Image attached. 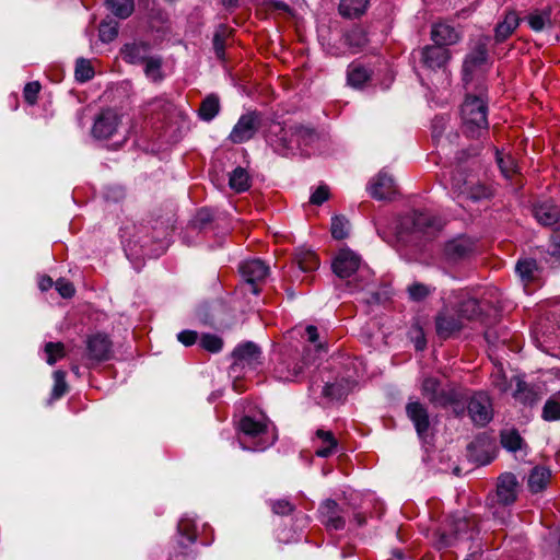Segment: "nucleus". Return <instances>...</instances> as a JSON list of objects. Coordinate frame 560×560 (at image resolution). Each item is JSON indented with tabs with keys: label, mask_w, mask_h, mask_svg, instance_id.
<instances>
[{
	"label": "nucleus",
	"mask_w": 560,
	"mask_h": 560,
	"mask_svg": "<svg viewBox=\"0 0 560 560\" xmlns=\"http://www.w3.org/2000/svg\"><path fill=\"white\" fill-rule=\"evenodd\" d=\"M488 89L480 84L474 92H467L460 105L463 133L472 139L480 138L489 129Z\"/></svg>",
	"instance_id": "nucleus-1"
},
{
	"label": "nucleus",
	"mask_w": 560,
	"mask_h": 560,
	"mask_svg": "<svg viewBox=\"0 0 560 560\" xmlns=\"http://www.w3.org/2000/svg\"><path fill=\"white\" fill-rule=\"evenodd\" d=\"M421 393L434 407L446 408L453 406L454 409L467 400L465 392L455 385L448 384L442 386L436 377H425L421 385Z\"/></svg>",
	"instance_id": "nucleus-2"
},
{
	"label": "nucleus",
	"mask_w": 560,
	"mask_h": 560,
	"mask_svg": "<svg viewBox=\"0 0 560 560\" xmlns=\"http://www.w3.org/2000/svg\"><path fill=\"white\" fill-rule=\"evenodd\" d=\"M267 422L255 420L249 416L241 418L237 424L238 433L243 438H238V443L244 450L262 451L273 443V440L268 441L265 439L267 435Z\"/></svg>",
	"instance_id": "nucleus-3"
},
{
	"label": "nucleus",
	"mask_w": 560,
	"mask_h": 560,
	"mask_svg": "<svg viewBox=\"0 0 560 560\" xmlns=\"http://www.w3.org/2000/svg\"><path fill=\"white\" fill-rule=\"evenodd\" d=\"M307 364L298 349L285 348L278 357L273 369L275 376L284 382L294 381Z\"/></svg>",
	"instance_id": "nucleus-4"
},
{
	"label": "nucleus",
	"mask_w": 560,
	"mask_h": 560,
	"mask_svg": "<svg viewBox=\"0 0 560 560\" xmlns=\"http://www.w3.org/2000/svg\"><path fill=\"white\" fill-rule=\"evenodd\" d=\"M262 126V115L252 110L243 114L229 135V141L241 144L252 140Z\"/></svg>",
	"instance_id": "nucleus-5"
},
{
	"label": "nucleus",
	"mask_w": 560,
	"mask_h": 560,
	"mask_svg": "<svg viewBox=\"0 0 560 560\" xmlns=\"http://www.w3.org/2000/svg\"><path fill=\"white\" fill-rule=\"evenodd\" d=\"M265 138L267 143L273 149V151L280 155L287 156L294 152V138L291 137V126L272 121L266 133Z\"/></svg>",
	"instance_id": "nucleus-6"
},
{
	"label": "nucleus",
	"mask_w": 560,
	"mask_h": 560,
	"mask_svg": "<svg viewBox=\"0 0 560 560\" xmlns=\"http://www.w3.org/2000/svg\"><path fill=\"white\" fill-rule=\"evenodd\" d=\"M121 118L122 116L113 108L101 110L94 118L92 136L98 140L113 138L121 126Z\"/></svg>",
	"instance_id": "nucleus-7"
},
{
	"label": "nucleus",
	"mask_w": 560,
	"mask_h": 560,
	"mask_svg": "<svg viewBox=\"0 0 560 560\" xmlns=\"http://www.w3.org/2000/svg\"><path fill=\"white\" fill-rule=\"evenodd\" d=\"M467 409L472 422L480 427L489 423L493 416L491 399L483 392L475 393L469 398Z\"/></svg>",
	"instance_id": "nucleus-8"
},
{
	"label": "nucleus",
	"mask_w": 560,
	"mask_h": 560,
	"mask_svg": "<svg viewBox=\"0 0 560 560\" xmlns=\"http://www.w3.org/2000/svg\"><path fill=\"white\" fill-rule=\"evenodd\" d=\"M520 492V483L512 472H504L498 477L497 489L493 500L501 506H509L515 503Z\"/></svg>",
	"instance_id": "nucleus-9"
},
{
	"label": "nucleus",
	"mask_w": 560,
	"mask_h": 560,
	"mask_svg": "<svg viewBox=\"0 0 560 560\" xmlns=\"http://www.w3.org/2000/svg\"><path fill=\"white\" fill-rule=\"evenodd\" d=\"M86 357L90 361H107L113 355V342L108 335L96 332L86 338Z\"/></svg>",
	"instance_id": "nucleus-10"
},
{
	"label": "nucleus",
	"mask_w": 560,
	"mask_h": 560,
	"mask_svg": "<svg viewBox=\"0 0 560 560\" xmlns=\"http://www.w3.org/2000/svg\"><path fill=\"white\" fill-rule=\"evenodd\" d=\"M476 252V242L466 235H460L445 243L443 255L446 260L457 262L469 258Z\"/></svg>",
	"instance_id": "nucleus-11"
},
{
	"label": "nucleus",
	"mask_w": 560,
	"mask_h": 560,
	"mask_svg": "<svg viewBox=\"0 0 560 560\" xmlns=\"http://www.w3.org/2000/svg\"><path fill=\"white\" fill-rule=\"evenodd\" d=\"M413 231L425 238L434 237L444 226V221L428 211H413L411 215Z\"/></svg>",
	"instance_id": "nucleus-12"
},
{
	"label": "nucleus",
	"mask_w": 560,
	"mask_h": 560,
	"mask_svg": "<svg viewBox=\"0 0 560 560\" xmlns=\"http://www.w3.org/2000/svg\"><path fill=\"white\" fill-rule=\"evenodd\" d=\"M318 513L322 524L327 529L340 530L345 528V510L335 500L328 499L324 501L318 509Z\"/></svg>",
	"instance_id": "nucleus-13"
},
{
	"label": "nucleus",
	"mask_w": 560,
	"mask_h": 560,
	"mask_svg": "<svg viewBox=\"0 0 560 560\" xmlns=\"http://www.w3.org/2000/svg\"><path fill=\"white\" fill-rule=\"evenodd\" d=\"M406 415L412 422L418 436L420 439H425L431 427L428 407L418 400L409 401L406 405Z\"/></svg>",
	"instance_id": "nucleus-14"
},
{
	"label": "nucleus",
	"mask_w": 560,
	"mask_h": 560,
	"mask_svg": "<svg viewBox=\"0 0 560 560\" xmlns=\"http://www.w3.org/2000/svg\"><path fill=\"white\" fill-rule=\"evenodd\" d=\"M233 358L234 365L236 366L256 369L261 364V351L259 347L252 341L238 345L233 351Z\"/></svg>",
	"instance_id": "nucleus-15"
},
{
	"label": "nucleus",
	"mask_w": 560,
	"mask_h": 560,
	"mask_svg": "<svg viewBox=\"0 0 560 560\" xmlns=\"http://www.w3.org/2000/svg\"><path fill=\"white\" fill-rule=\"evenodd\" d=\"M360 257L350 249H341L332 261V270L339 278H349L360 267Z\"/></svg>",
	"instance_id": "nucleus-16"
},
{
	"label": "nucleus",
	"mask_w": 560,
	"mask_h": 560,
	"mask_svg": "<svg viewBox=\"0 0 560 560\" xmlns=\"http://www.w3.org/2000/svg\"><path fill=\"white\" fill-rule=\"evenodd\" d=\"M450 58L448 49L439 45H428L420 50L421 63L431 70L443 68Z\"/></svg>",
	"instance_id": "nucleus-17"
},
{
	"label": "nucleus",
	"mask_w": 560,
	"mask_h": 560,
	"mask_svg": "<svg viewBox=\"0 0 560 560\" xmlns=\"http://www.w3.org/2000/svg\"><path fill=\"white\" fill-rule=\"evenodd\" d=\"M463 328V323L460 317L454 314H451L450 311L445 307L443 308L435 317V329L436 334L442 339H448L454 334L460 331Z\"/></svg>",
	"instance_id": "nucleus-18"
},
{
	"label": "nucleus",
	"mask_w": 560,
	"mask_h": 560,
	"mask_svg": "<svg viewBox=\"0 0 560 560\" xmlns=\"http://www.w3.org/2000/svg\"><path fill=\"white\" fill-rule=\"evenodd\" d=\"M151 46L147 42L135 40L125 44L120 49V56L124 61L130 65L144 63L150 56Z\"/></svg>",
	"instance_id": "nucleus-19"
},
{
	"label": "nucleus",
	"mask_w": 560,
	"mask_h": 560,
	"mask_svg": "<svg viewBox=\"0 0 560 560\" xmlns=\"http://www.w3.org/2000/svg\"><path fill=\"white\" fill-rule=\"evenodd\" d=\"M369 191L374 199H390L396 192L394 179L381 172L371 180Z\"/></svg>",
	"instance_id": "nucleus-20"
},
{
	"label": "nucleus",
	"mask_w": 560,
	"mask_h": 560,
	"mask_svg": "<svg viewBox=\"0 0 560 560\" xmlns=\"http://www.w3.org/2000/svg\"><path fill=\"white\" fill-rule=\"evenodd\" d=\"M240 271L246 282L255 284L262 281L269 271L268 266L260 259L246 260L240 266Z\"/></svg>",
	"instance_id": "nucleus-21"
},
{
	"label": "nucleus",
	"mask_w": 560,
	"mask_h": 560,
	"mask_svg": "<svg viewBox=\"0 0 560 560\" xmlns=\"http://www.w3.org/2000/svg\"><path fill=\"white\" fill-rule=\"evenodd\" d=\"M520 18L513 10L505 12L504 18L494 27V40L500 44L505 42L518 27Z\"/></svg>",
	"instance_id": "nucleus-22"
},
{
	"label": "nucleus",
	"mask_w": 560,
	"mask_h": 560,
	"mask_svg": "<svg viewBox=\"0 0 560 560\" xmlns=\"http://www.w3.org/2000/svg\"><path fill=\"white\" fill-rule=\"evenodd\" d=\"M459 189L462 195L474 202L490 199L494 194L492 185L481 182H465L464 187Z\"/></svg>",
	"instance_id": "nucleus-23"
},
{
	"label": "nucleus",
	"mask_w": 560,
	"mask_h": 560,
	"mask_svg": "<svg viewBox=\"0 0 560 560\" xmlns=\"http://www.w3.org/2000/svg\"><path fill=\"white\" fill-rule=\"evenodd\" d=\"M314 443H317L315 455L318 457H329L338 446V441L331 431L318 429L315 433Z\"/></svg>",
	"instance_id": "nucleus-24"
},
{
	"label": "nucleus",
	"mask_w": 560,
	"mask_h": 560,
	"mask_svg": "<svg viewBox=\"0 0 560 560\" xmlns=\"http://www.w3.org/2000/svg\"><path fill=\"white\" fill-rule=\"evenodd\" d=\"M431 38L435 45L445 47L458 42V33L448 24L436 23L432 26Z\"/></svg>",
	"instance_id": "nucleus-25"
},
{
	"label": "nucleus",
	"mask_w": 560,
	"mask_h": 560,
	"mask_svg": "<svg viewBox=\"0 0 560 560\" xmlns=\"http://www.w3.org/2000/svg\"><path fill=\"white\" fill-rule=\"evenodd\" d=\"M551 479V471L549 468L544 466L534 467L528 476V489L532 493H538L544 491L549 485Z\"/></svg>",
	"instance_id": "nucleus-26"
},
{
	"label": "nucleus",
	"mask_w": 560,
	"mask_h": 560,
	"mask_svg": "<svg viewBox=\"0 0 560 560\" xmlns=\"http://www.w3.org/2000/svg\"><path fill=\"white\" fill-rule=\"evenodd\" d=\"M372 71L360 62H351L347 69V82L354 89H361L370 81Z\"/></svg>",
	"instance_id": "nucleus-27"
},
{
	"label": "nucleus",
	"mask_w": 560,
	"mask_h": 560,
	"mask_svg": "<svg viewBox=\"0 0 560 560\" xmlns=\"http://www.w3.org/2000/svg\"><path fill=\"white\" fill-rule=\"evenodd\" d=\"M534 215L541 225H552L560 220V209L547 201L534 208Z\"/></svg>",
	"instance_id": "nucleus-28"
},
{
	"label": "nucleus",
	"mask_w": 560,
	"mask_h": 560,
	"mask_svg": "<svg viewBox=\"0 0 560 560\" xmlns=\"http://www.w3.org/2000/svg\"><path fill=\"white\" fill-rule=\"evenodd\" d=\"M486 37L482 42L480 40L472 51L466 57L464 62L465 74L472 71L475 68L483 65L488 58L487 40Z\"/></svg>",
	"instance_id": "nucleus-29"
},
{
	"label": "nucleus",
	"mask_w": 560,
	"mask_h": 560,
	"mask_svg": "<svg viewBox=\"0 0 560 560\" xmlns=\"http://www.w3.org/2000/svg\"><path fill=\"white\" fill-rule=\"evenodd\" d=\"M220 98L217 94L207 95L198 109V116L203 121H211L220 112Z\"/></svg>",
	"instance_id": "nucleus-30"
},
{
	"label": "nucleus",
	"mask_w": 560,
	"mask_h": 560,
	"mask_svg": "<svg viewBox=\"0 0 560 560\" xmlns=\"http://www.w3.org/2000/svg\"><path fill=\"white\" fill-rule=\"evenodd\" d=\"M233 30L225 24H221L213 35V49L218 59L225 60V47L229 38L232 36Z\"/></svg>",
	"instance_id": "nucleus-31"
},
{
	"label": "nucleus",
	"mask_w": 560,
	"mask_h": 560,
	"mask_svg": "<svg viewBox=\"0 0 560 560\" xmlns=\"http://www.w3.org/2000/svg\"><path fill=\"white\" fill-rule=\"evenodd\" d=\"M369 0H341L339 3V13L349 19L360 18L365 13Z\"/></svg>",
	"instance_id": "nucleus-32"
},
{
	"label": "nucleus",
	"mask_w": 560,
	"mask_h": 560,
	"mask_svg": "<svg viewBox=\"0 0 560 560\" xmlns=\"http://www.w3.org/2000/svg\"><path fill=\"white\" fill-rule=\"evenodd\" d=\"M291 137L294 138L295 148L302 145L308 147L317 139V133L310 127L294 124L291 125Z\"/></svg>",
	"instance_id": "nucleus-33"
},
{
	"label": "nucleus",
	"mask_w": 560,
	"mask_h": 560,
	"mask_svg": "<svg viewBox=\"0 0 560 560\" xmlns=\"http://www.w3.org/2000/svg\"><path fill=\"white\" fill-rule=\"evenodd\" d=\"M294 261L304 272L314 271L319 267L317 255L310 249L299 248L294 254Z\"/></svg>",
	"instance_id": "nucleus-34"
},
{
	"label": "nucleus",
	"mask_w": 560,
	"mask_h": 560,
	"mask_svg": "<svg viewBox=\"0 0 560 560\" xmlns=\"http://www.w3.org/2000/svg\"><path fill=\"white\" fill-rule=\"evenodd\" d=\"M173 108V104L164 96L154 97L145 104L147 114L155 116L156 119L165 117Z\"/></svg>",
	"instance_id": "nucleus-35"
},
{
	"label": "nucleus",
	"mask_w": 560,
	"mask_h": 560,
	"mask_svg": "<svg viewBox=\"0 0 560 560\" xmlns=\"http://www.w3.org/2000/svg\"><path fill=\"white\" fill-rule=\"evenodd\" d=\"M345 44L353 49V51H359L368 44V34L364 28L360 26L352 27L348 31L345 36Z\"/></svg>",
	"instance_id": "nucleus-36"
},
{
	"label": "nucleus",
	"mask_w": 560,
	"mask_h": 560,
	"mask_svg": "<svg viewBox=\"0 0 560 560\" xmlns=\"http://www.w3.org/2000/svg\"><path fill=\"white\" fill-rule=\"evenodd\" d=\"M229 185L235 192L246 191L250 187V178L247 171L236 167L230 175Z\"/></svg>",
	"instance_id": "nucleus-37"
},
{
	"label": "nucleus",
	"mask_w": 560,
	"mask_h": 560,
	"mask_svg": "<svg viewBox=\"0 0 560 560\" xmlns=\"http://www.w3.org/2000/svg\"><path fill=\"white\" fill-rule=\"evenodd\" d=\"M177 539L183 540L189 547H192L197 539L196 525L192 520L182 518L177 525Z\"/></svg>",
	"instance_id": "nucleus-38"
},
{
	"label": "nucleus",
	"mask_w": 560,
	"mask_h": 560,
	"mask_svg": "<svg viewBox=\"0 0 560 560\" xmlns=\"http://www.w3.org/2000/svg\"><path fill=\"white\" fill-rule=\"evenodd\" d=\"M144 74L153 83H160L164 79L162 71V58L158 56H151L144 63Z\"/></svg>",
	"instance_id": "nucleus-39"
},
{
	"label": "nucleus",
	"mask_w": 560,
	"mask_h": 560,
	"mask_svg": "<svg viewBox=\"0 0 560 560\" xmlns=\"http://www.w3.org/2000/svg\"><path fill=\"white\" fill-rule=\"evenodd\" d=\"M514 398L523 405L533 406L538 402V394L525 382H517Z\"/></svg>",
	"instance_id": "nucleus-40"
},
{
	"label": "nucleus",
	"mask_w": 560,
	"mask_h": 560,
	"mask_svg": "<svg viewBox=\"0 0 560 560\" xmlns=\"http://www.w3.org/2000/svg\"><path fill=\"white\" fill-rule=\"evenodd\" d=\"M107 9L119 19L129 18L135 10L133 0H106Z\"/></svg>",
	"instance_id": "nucleus-41"
},
{
	"label": "nucleus",
	"mask_w": 560,
	"mask_h": 560,
	"mask_svg": "<svg viewBox=\"0 0 560 560\" xmlns=\"http://www.w3.org/2000/svg\"><path fill=\"white\" fill-rule=\"evenodd\" d=\"M541 417L546 421L560 420V392L555 393L547 399Z\"/></svg>",
	"instance_id": "nucleus-42"
},
{
	"label": "nucleus",
	"mask_w": 560,
	"mask_h": 560,
	"mask_svg": "<svg viewBox=\"0 0 560 560\" xmlns=\"http://www.w3.org/2000/svg\"><path fill=\"white\" fill-rule=\"evenodd\" d=\"M195 553L192 547L184 544L183 540H175L168 552L167 560H194Z\"/></svg>",
	"instance_id": "nucleus-43"
},
{
	"label": "nucleus",
	"mask_w": 560,
	"mask_h": 560,
	"mask_svg": "<svg viewBox=\"0 0 560 560\" xmlns=\"http://www.w3.org/2000/svg\"><path fill=\"white\" fill-rule=\"evenodd\" d=\"M480 305L478 300L474 298L464 299L458 307V316L465 319H474L480 315Z\"/></svg>",
	"instance_id": "nucleus-44"
},
{
	"label": "nucleus",
	"mask_w": 560,
	"mask_h": 560,
	"mask_svg": "<svg viewBox=\"0 0 560 560\" xmlns=\"http://www.w3.org/2000/svg\"><path fill=\"white\" fill-rule=\"evenodd\" d=\"M501 444L505 450L516 452L523 448L524 441L516 430H506L501 432Z\"/></svg>",
	"instance_id": "nucleus-45"
},
{
	"label": "nucleus",
	"mask_w": 560,
	"mask_h": 560,
	"mask_svg": "<svg viewBox=\"0 0 560 560\" xmlns=\"http://www.w3.org/2000/svg\"><path fill=\"white\" fill-rule=\"evenodd\" d=\"M515 270L524 282H530L535 278L537 264L534 259L520 260L515 266Z\"/></svg>",
	"instance_id": "nucleus-46"
},
{
	"label": "nucleus",
	"mask_w": 560,
	"mask_h": 560,
	"mask_svg": "<svg viewBox=\"0 0 560 560\" xmlns=\"http://www.w3.org/2000/svg\"><path fill=\"white\" fill-rule=\"evenodd\" d=\"M495 156H497V163H498L502 174L508 178L512 177L516 173V168H517L514 158H512L509 154L504 155L499 150L495 151Z\"/></svg>",
	"instance_id": "nucleus-47"
},
{
	"label": "nucleus",
	"mask_w": 560,
	"mask_h": 560,
	"mask_svg": "<svg viewBox=\"0 0 560 560\" xmlns=\"http://www.w3.org/2000/svg\"><path fill=\"white\" fill-rule=\"evenodd\" d=\"M94 69L91 62L86 59L80 58L77 60L74 77L79 82H88L94 77Z\"/></svg>",
	"instance_id": "nucleus-48"
},
{
	"label": "nucleus",
	"mask_w": 560,
	"mask_h": 560,
	"mask_svg": "<svg viewBox=\"0 0 560 560\" xmlns=\"http://www.w3.org/2000/svg\"><path fill=\"white\" fill-rule=\"evenodd\" d=\"M324 397L330 400H340L348 394L346 386L340 382L327 383L322 390Z\"/></svg>",
	"instance_id": "nucleus-49"
},
{
	"label": "nucleus",
	"mask_w": 560,
	"mask_h": 560,
	"mask_svg": "<svg viewBox=\"0 0 560 560\" xmlns=\"http://www.w3.org/2000/svg\"><path fill=\"white\" fill-rule=\"evenodd\" d=\"M118 23L115 21H103L100 24V39L103 43H110L118 36Z\"/></svg>",
	"instance_id": "nucleus-50"
},
{
	"label": "nucleus",
	"mask_w": 560,
	"mask_h": 560,
	"mask_svg": "<svg viewBox=\"0 0 560 560\" xmlns=\"http://www.w3.org/2000/svg\"><path fill=\"white\" fill-rule=\"evenodd\" d=\"M47 363L54 365L58 360L66 355L65 345L62 342H47L45 345Z\"/></svg>",
	"instance_id": "nucleus-51"
},
{
	"label": "nucleus",
	"mask_w": 560,
	"mask_h": 560,
	"mask_svg": "<svg viewBox=\"0 0 560 560\" xmlns=\"http://www.w3.org/2000/svg\"><path fill=\"white\" fill-rule=\"evenodd\" d=\"M68 390L66 382V373L61 370L54 372V387L51 390V399L56 400L61 398Z\"/></svg>",
	"instance_id": "nucleus-52"
},
{
	"label": "nucleus",
	"mask_w": 560,
	"mask_h": 560,
	"mask_svg": "<svg viewBox=\"0 0 560 560\" xmlns=\"http://www.w3.org/2000/svg\"><path fill=\"white\" fill-rule=\"evenodd\" d=\"M261 7L267 12L278 13L280 15L292 14V9L290 5L282 0H262Z\"/></svg>",
	"instance_id": "nucleus-53"
},
{
	"label": "nucleus",
	"mask_w": 560,
	"mask_h": 560,
	"mask_svg": "<svg viewBox=\"0 0 560 560\" xmlns=\"http://www.w3.org/2000/svg\"><path fill=\"white\" fill-rule=\"evenodd\" d=\"M331 235L335 240H343L348 235V220L342 215L331 219Z\"/></svg>",
	"instance_id": "nucleus-54"
},
{
	"label": "nucleus",
	"mask_w": 560,
	"mask_h": 560,
	"mask_svg": "<svg viewBox=\"0 0 560 560\" xmlns=\"http://www.w3.org/2000/svg\"><path fill=\"white\" fill-rule=\"evenodd\" d=\"M434 289L430 288L420 282H415L408 287V294L412 301L420 302L423 301L427 296H429Z\"/></svg>",
	"instance_id": "nucleus-55"
},
{
	"label": "nucleus",
	"mask_w": 560,
	"mask_h": 560,
	"mask_svg": "<svg viewBox=\"0 0 560 560\" xmlns=\"http://www.w3.org/2000/svg\"><path fill=\"white\" fill-rule=\"evenodd\" d=\"M200 346L212 353L219 352L222 349L223 341L220 337L212 334H203L200 338Z\"/></svg>",
	"instance_id": "nucleus-56"
},
{
	"label": "nucleus",
	"mask_w": 560,
	"mask_h": 560,
	"mask_svg": "<svg viewBox=\"0 0 560 560\" xmlns=\"http://www.w3.org/2000/svg\"><path fill=\"white\" fill-rule=\"evenodd\" d=\"M269 504L272 512L281 516L290 515L295 510L294 504L287 499L272 500Z\"/></svg>",
	"instance_id": "nucleus-57"
},
{
	"label": "nucleus",
	"mask_w": 560,
	"mask_h": 560,
	"mask_svg": "<svg viewBox=\"0 0 560 560\" xmlns=\"http://www.w3.org/2000/svg\"><path fill=\"white\" fill-rule=\"evenodd\" d=\"M40 88L42 86L38 81L28 82L25 84L23 89V97L27 104L35 105L37 103Z\"/></svg>",
	"instance_id": "nucleus-58"
},
{
	"label": "nucleus",
	"mask_w": 560,
	"mask_h": 560,
	"mask_svg": "<svg viewBox=\"0 0 560 560\" xmlns=\"http://www.w3.org/2000/svg\"><path fill=\"white\" fill-rule=\"evenodd\" d=\"M330 197L329 187L327 185H320L311 195L310 202L315 206H320L327 201Z\"/></svg>",
	"instance_id": "nucleus-59"
},
{
	"label": "nucleus",
	"mask_w": 560,
	"mask_h": 560,
	"mask_svg": "<svg viewBox=\"0 0 560 560\" xmlns=\"http://www.w3.org/2000/svg\"><path fill=\"white\" fill-rule=\"evenodd\" d=\"M55 287L58 293L65 299H70L75 293L73 284L70 281L62 278L56 281Z\"/></svg>",
	"instance_id": "nucleus-60"
},
{
	"label": "nucleus",
	"mask_w": 560,
	"mask_h": 560,
	"mask_svg": "<svg viewBox=\"0 0 560 560\" xmlns=\"http://www.w3.org/2000/svg\"><path fill=\"white\" fill-rule=\"evenodd\" d=\"M548 21V14H530L528 16V24L532 30L539 32L541 31L546 22Z\"/></svg>",
	"instance_id": "nucleus-61"
},
{
	"label": "nucleus",
	"mask_w": 560,
	"mask_h": 560,
	"mask_svg": "<svg viewBox=\"0 0 560 560\" xmlns=\"http://www.w3.org/2000/svg\"><path fill=\"white\" fill-rule=\"evenodd\" d=\"M177 339L184 346L189 347L198 340V334L195 330H183L177 335Z\"/></svg>",
	"instance_id": "nucleus-62"
},
{
	"label": "nucleus",
	"mask_w": 560,
	"mask_h": 560,
	"mask_svg": "<svg viewBox=\"0 0 560 560\" xmlns=\"http://www.w3.org/2000/svg\"><path fill=\"white\" fill-rule=\"evenodd\" d=\"M550 254L553 257L560 258V229H556L552 231L550 235Z\"/></svg>",
	"instance_id": "nucleus-63"
},
{
	"label": "nucleus",
	"mask_w": 560,
	"mask_h": 560,
	"mask_svg": "<svg viewBox=\"0 0 560 560\" xmlns=\"http://www.w3.org/2000/svg\"><path fill=\"white\" fill-rule=\"evenodd\" d=\"M212 220V214L209 210L207 209H201L197 215H196V221L202 226L207 223H209L210 221Z\"/></svg>",
	"instance_id": "nucleus-64"
}]
</instances>
